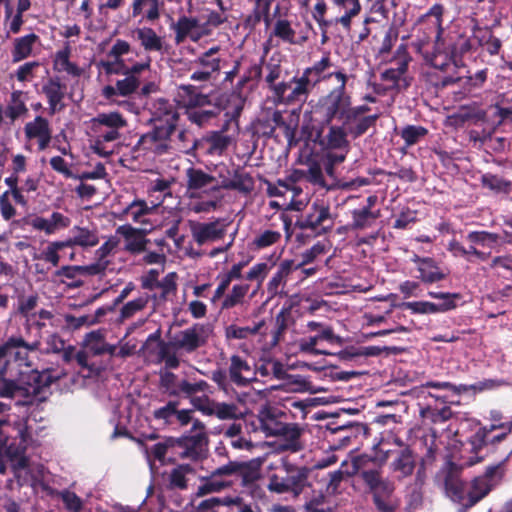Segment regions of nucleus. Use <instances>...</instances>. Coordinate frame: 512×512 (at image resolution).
Wrapping results in <instances>:
<instances>
[{
	"mask_svg": "<svg viewBox=\"0 0 512 512\" xmlns=\"http://www.w3.org/2000/svg\"><path fill=\"white\" fill-rule=\"evenodd\" d=\"M489 432L488 426L485 425L480 427L468 438L467 443L470 446V452L473 454L466 462L468 466H472L483 460V457L479 456V453L484 447L488 446L487 439Z\"/></svg>",
	"mask_w": 512,
	"mask_h": 512,
	"instance_id": "38",
	"label": "nucleus"
},
{
	"mask_svg": "<svg viewBox=\"0 0 512 512\" xmlns=\"http://www.w3.org/2000/svg\"><path fill=\"white\" fill-rule=\"evenodd\" d=\"M308 475L309 470L306 467H290L283 476L273 474L267 487L278 494L292 492L299 495L308 484Z\"/></svg>",
	"mask_w": 512,
	"mask_h": 512,
	"instance_id": "13",
	"label": "nucleus"
},
{
	"mask_svg": "<svg viewBox=\"0 0 512 512\" xmlns=\"http://www.w3.org/2000/svg\"><path fill=\"white\" fill-rule=\"evenodd\" d=\"M295 227L301 232L296 235V241L306 244L311 239L329 233L334 227L330 207L323 202L315 201L308 210L297 218Z\"/></svg>",
	"mask_w": 512,
	"mask_h": 512,
	"instance_id": "5",
	"label": "nucleus"
},
{
	"mask_svg": "<svg viewBox=\"0 0 512 512\" xmlns=\"http://www.w3.org/2000/svg\"><path fill=\"white\" fill-rule=\"evenodd\" d=\"M38 40L39 36L35 33H30L28 35L16 38L12 50L13 62H19L29 57L32 53L34 44Z\"/></svg>",
	"mask_w": 512,
	"mask_h": 512,
	"instance_id": "40",
	"label": "nucleus"
},
{
	"mask_svg": "<svg viewBox=\"0 0 512 512\" xmlns=\"http://www.w3.org/2000/svg\"><path fill=\"white\" fill-rule=\"evenodd\" d=\"M312 92L313 90L309 86V81L305 80L302 75L297 72L289 80L278 82L274 93L271 95V100L276 106L303 104L307 101Z\"/></svg>",
	"mask_w": 512,
	"mask_h": 512,
	"instance_id": "9",
	"label": "nucleus"
},
{
	"mask_svg": "<svg viewBox=\"0 0 512 512\" xmlns=\"http://www.w3.org/2000/svg\"><path fill=\"white\" fill-rule=\"evenodd\" d=\"M54 378L48 370L38 371L32 368H16L0 374V397L14 398L21 396L25 403L44 401Z\"/></svg>",
	"mask_w": 512,
	"mask_h": 512,
	"instance_id": "1",
	"label": "nucleus"
},
{
	"mask_svg": "<svg viewBox=\"0 0 512 512\" xmlns=\"http://www.w3.org/2000/svg\"><path fill=\"white\" fill-rule=\"evenodd\" d=\"M493 489V484H488L485 478L475 477L471 481L468 490L466 485L464 486L463 500L457 503L463 511H467L484 499Z\"/></svg>",
	"mask_w": 512,
	"mask_h": 512,
	"instance_id": "24",
	"label": "nucleus"
},
{
	"mask_svg": "<svg viewBox=\"0 0 512 512\" xmlns=\"http://www.w3.org/2000/svg\"><path fill=\"white\" fill-rule=\"evenodd\" d=\"M160 0H133L132 17L142 16V20L155 22L160 18Z\"/></svg>",
	"mask_w": 512,
	"mask_h": 512,
	"instance_id": "36",
	"label": "nucleus"
},
{
	"mask_svg": "<svg viewBox=\"0 0 512 512\" xmlns=\"http://www.w3.org/2000/svg\"><path fill=\"white\" fill-rule=\"evenodd\" d=\"M209 389V384L205 380H199L195 383H190L187 380H181L177 387L169 391L170 396H180L183 394L186 397H195L198 392H206Z\"/></svg>",
	"mask_w": 512,
	"mask_h": 512,
	"instance_id": "49",
	"label": "nucleus"
},
{
	"mask_svg": "<svg viewBox=\"0 0 512 512\" xmlns=\"http://www.w3.org/2000/svg\"><path fill=\"white\" fill-rule=\"evenodd\" d=\"M379 211H369L368 209L357 208L351 211L352 221L349 223L351 230H364L370 228L378 219Z\"/></svg>",
	"mask_w": 512,
	"mask_h": 512,
	"instance_id": "43",
	"label": "nucleus"
},
{
	"mask_svg": "<svg viewBox=\"0 0 512 512\" xmlns=\"http://www.w3.org/2000/svg\"><path fill=\"white\" fill-rule=\"evenodd\" d=\"M398 37V28L395 25L389 26L385 31L381 45L378 48L377 56L381 58L387 56L391 52L393 46L396 44Z\"/></svg>",
	"mask_w": 512,
	"mask_h": 512,
	"instance_id": "63",
	"label": "nucleus"
},
{
	"mask_svg": "<svg viewBox=\"0 0 512 512\" xmlns=\"http://www.w3.org/2000/svg\"><path fill=\"white\" fill-rule=\"evenodd\" d=\"M219 51V46L209 48L194 60V64L201 66L202 69L207 70L212 74L218 72L220 70L221 63Z\"/></svg>",
	"mask_w": 512,
	"mask_h": 512,
	"instance_id": "47",
	"label": "nucleus"
},
{
	"mask_svg": "<svg viewBox=\"0 0 512 512\" xmlns=\"http://www.w3.org/2000/svg\"><path fill=\"white\" fill-rule=\"evenodd\" d=\"M67 86L59 76L49 77L42 85V93L46 96L49 104V115L53 116L65 108L63 99L66 95Z\"/></svg>",
	"mask_w": 512,
	"mask_h": 512,
	"instance_id": "21",
	"label": "nucleus"
},
{
	"mask_svg": "<svg viewBox=\"0 0 512 512\" xmlns=\"http://www.w3.org/2000/svg\"><path fill=\"white\" fill-rule=\"evenodd\" d=\"M228 102V96L221 94L211 100V106H202L201 108H192L184 111L188 121L198 127H203L215 119L222 110L225 109V104Z\"/></svg>",
	"mask_w": 512,
	"mask_h": 512,
	"instance_id": "19",
	"label": "nucleus"
},
{
	"mask_svg": "<svg viewBox=\"0 0 512 512\" xmlns=\"http://www.w3.org/2000/svg\"><path fill=\"white\" fill-rule=\"evenodd\" d=\"M175 133L173 126L168 128L153 126L150 131L139 138L136 149L143 151L145 154L151 153L156 156L172 154L174 152L172 136Z\"/></svg>",
	"mask_w": 512,
	"mask_h": 512,
	"instance_id": "12",
	"label": "nucleus"
},
{
	"mask_svg": "<svg viewBox=\"0 0 512 512\" xmlns=\"http://www.w3.org/2000/svg\"><path fill=\"white\" fill-rule=\"evenodd\" d=\"M395 485L388 480L371 493L373 504L378 512H395L397 504L393 499Z\"/></svg>",
	"mask_w": 512,
	"mask_h": 512,
	"instance_id": "33",
	"label": "nucleus"
},
{
	"mask_svg": "<svg viewBox=\"0 0 512 512\" xmlns=\"http://www.w3.org/2000/svg\"><path fill=\"white\" fill-rule=\"evenodd\" d=\"M302 435V429L299 427L297 423H287L285 425V429L278 435L283 438L284 444L282 447L285 450L291 452L300 451L303 446L300 442V437Z\"/></svg>",
	"mask_w": 512,
	"mask_h": 512,
	"instance_id": "44",
	"label": "nucleus"
},
{
	"mask_svg": "<svg viewBox=\"0 0 512 512\" xmlns=\"http://www.w3.org/2000/svg\"><path fill=\"white\" fill-rule=\"evenodd\" d=\"M461 467L453 462H449L444 476V486L447 495L453 502L463 500V488L465 483L460 478Z\"/></svg>",
	"mask_w": 512,
	"mask_h": 512,
	"instance_id": "30",
	"label": "nucleus"
},
{
	"mask_svg": "<svg viewBox=\"0 0 512 512\" xmlns=\"http://www.w3.org/2000/svg\"><path fill=\"white\" fill-rule=\"evenodd\" d=\"M184 445V458L191 461H200L206 457L208 436L206 432H197L182 436Z\"/></svg>",
	"mask_w": 512,
	"mask_h": 512,
	"instance_id": "28",
	"label": "nucleus"
},
{
	"mask_svg": "<svg viewBox=\"0 0 512 512\" xmlns=\"http://www.w3.org/2000/svg\"><path fill=\"white\" fill-rule=\"evenodd\" d=\"M192 237L198 245L222 239L226 233V225L220 219L212 222H196L191 225Z\"/></svg>",
	"mask_w": 512,
	"mask_h": 512,
	"instance_id": "23",
	"label": "nucleus"
},
{
	"mask_svg": "<svg viewBox=\"0 0 512 512\" xmlns=\"http://www.w3.org/2000/svg\"><path fill=\"white\" fill-rule=\"evenodd\" d=\"M24 134L27 140L36 139L38 150H45L52 140V129L49 121L42 117L36 116L33 121H29L24 126Z\"/></svg>",
	"mask_w": 512,
	"mask_h": 512,
	"instance_id": "22",
	"label": "nucleus"
},
{
	"mask_svg": "<svg viewBox=\"0 0 512 512\" xmlns=\"http://www.w3.org/2000/svg\"><path fill=\"white\" fill-rule=\"evenodd\" d=\"M421 415L432 423L439 424L450 420L453 417V411L449 406H444L441 409L427 406L421 410Z\"/></svg>",
	"mask_w": 512,
	"mask_h": 512,
	"instance_id": "60",
	"label": "nucleus"
},
{
	"mask_svg": "<svg viewBox=\"0 0 512 512\" xmlns=\"http://www.w3.org/2000/svg\"><path fill=\"white\" fill-rule=\"evenodd\" d=\"M333 66L329 53H325L323 57L316 61L312 66L303 69L302 77L309 81V86L314 90L322 81L334 77V72L326 73Z\"/></svg>",
	"mask_w": 512,
	"mask_h": 512,
	"instance_id": "26",
	"label": "nucleus"
},
{
	"mask_svg": "<svg viewBox=\"0 0 512 512\" xmlns=\"http://www.w3.org/2000/svg\"><path fill=\"white\" fill-rule=\"evenodd\" d=\"M260 477V462L256 460L229 461L216 468L210 476L203 479V482L197 488V495L204 496L220 492L236 483L244 488L252 489Z\"/></svg>",
	"mask_w": 512,
	"mask_h": 512,
	"instance_id": "2",
	"label": "nucleus"
},
{
	"mask_svg": "<svg viewBox=\"0 0 512 512\" xmlns=\"http://www.w3.org/2000/svg\"><path fill=\"white\" fill-rule=\"evenodd\" d=\"M429 131L424 126L406 125L402 128L399 135L405 143V147H412L418 144L428 135Z\"/></svg>",
	"mask_w": 512,
	"mask_h": 512,
	"instance_id": "54",
	"label": "nucleus"
},
{
	"mask_svg": "<svg viewBox=\"0 0 512 512\" xmlns=\"http://www.w3.org/2000/svg\"><path fill=\"white\" fill-rule=\"evenodd\" d=\"M134 33L140 41L145 51L160 52L163 49L162 38L150 27H142L135 29Z\"/></svg>",
	"mask_w": 512,
	"mask_h": 512,
	"instance_id": "42",
	"label": "nucleus"
},
{
	"mask_svg": "<svg viewBox=\"0 0 512 512\" xmlns=\"http://www.w3.org/2000/svg\"><path fill=\"white\" fill-rule=\"evenodd\" d=\"M23 92L15 90L11 93L10 103L4 110L5 116L13 123L22 115L26 114L28 109L25 102L22 100Z\"/></svg>",
	"mask_w": 512,
	"mask_h": 512,
	"instance_id": "50",
	"label": "nucleus"
},
{
	"mask_svg": "<svg viewBox=\"0 0 512 512\" xmlns=\"http://www.w3.org/2000/svg\"><path fill=\"white\" fill-rule=\"evenodd\" d=\"M444 6L441 3L433 4L423 18L434 17L436 27L435 48L443 50L452 58L461 57L472 49L471 39L458 27L445 30L442 27Z\"/></svg>",
	"mask_w": 512,
	"mask_h": 512,
	"instance_id": "4",
	"label": "nucleus"
},
{
	"mask_svg": "<svg viewBox=\"0 0 512 512\" xmlns=\"http://www.w3.org/2000/svg\"><path fill=\"white\" fill-rule=\"evenodd\" d=\"M249 289L250 285L246 283L233 285L231 291L222 300L220 310H230L236 306L242 305Z\"/></svg>",
	"mask_w": 512,
	"mask_h": 512,
	"instance_id": "45",
	"label": "nucleus"
},
{
	"mask_svg": "<svg viewBox=\"0 0 512 512\" xmlns=\"http://www.w3.org/2000/svg\"><path fill=\"white\" fill-rule=\"evenodd\" d=\"M232 135H222L221 131H208L201 138L193 139L191 146L181 145L178 149L192 157L222 156L232 144Z\"/></svg>",
	"mask_w": 512,
	"mask_h": 512,
	"instance_id": "10",
	"label": "nucleus"
},
{
	"mask_svg": "<svg viewBox=\"0 0 512 512\" xmlns=\"http://www.w3.org/2000/svg\"><path fill=\"white\" fill-rule=\"evenodd\" d=\"M205 326L194 324L190 328L178 332L169 342L175 350H182L191 354L207 343V336L203 335Z\"/></svg>",
	"mask_w": 512,
	"mask_h": 512,
	"instance_id": "14",
	"label": "nucleus"
},
{
	"mask_svg": "<svg viewBox=\"0 0 512 512\" xmlns=\"http://www.w3.org/2000/svg\"><path fill=\"white\" fill-rule=\"evenodd\" d=\"M116 232L125 239V251L133 255L146 251L147 244L150 243L143 230L134 228L129 224L119 226Z\"/></svg>",
	"mask_w": 512,
	"mask_h": 512,
	"instance_id": "27",
	"label": "nucleus"
},
{
	"mask_svg": "<svg viewBox=\"0 0 512 512\" xmlns=\"http://www.w3.org/2000/svg\"><path fill=\"white\" fill-rule=\"evenodd\" d=\"M73 349H74L73 346H68L66 348L65 341L57 333H52L51 335L48 336V338L46 340V347L44 349H42V347L40 346L39 351L46 353V354L63 353V358L66 361H68L71 358V352L73 351Z\"/></svg>",
	"mask_w": 512,
	"mask_h": 512,
	"instance_id": "51",
	"label": "nucleus"
},
{
	"mask_svg": "<svg viewBox=\"0 0 512 512\" xmlns=\"http://www.w3.org/2000/svg\"><path fill=\"white\" fill-rule=\"evenodd\" d=\"M150 296L148 294H144L134 300L127 302L122 306L120 310V320L124 321L126 319H130L136 313L142 311L149 303Z\"/></svg>",
	"mask_w": 512,
	"mask_h": 512,
	"instance_id": "58",
	"label": "nucleus"
},
{
	"mask_svg": "<svg viewBox=\"0 0 512 512\" xmlns=\"http://www.w3.org/2000/svg\"><path fill=\"white\" fill-rule=\"evenodd\" d=\"M93 127L122 129L127 125L126 119L119 112L99 113L92 119Z\"/></svg>",
	"mask_w": 512,
	"mask_h": 512,
	"instance_id": "53",
	"label": "nucleus"
},
{
	"mask_svg": "<svg viewBox=\"0 0 512 512\" xmlns=\"http://www.w3.org/2000/svg\"><path fill=\"white\" fill-rule=\"evenodd\" d=\"M71 224V219L60 212H53L49 219L35 216L29 225L35 230L43 231L46 235L54 234L57 230L65 229Z\"/></svg>",
	"mask_w": 512,
	"mask_h": 512,
	"instance_id": "31",
	"label": "nucleus"
},
{
	"mask_svg": "<svg viewBox=\"0 0 512 512\" xmlns=\"http://www.w3.org/2000/svg\"><path fill=\"white\" fill-rule=\"evenodd\" d=\"M281 238L282 234L280 231L267 229L260 232L253 239V245L256 249H265L278 243L281 240Z\"/></svg>",
	"mask_w": 512,
	"mask_h": 512,
	"instance_id": "64",
	"label": "nucleus"
},
{
	"mask_svg": "<svg viewBox=\"0 0 512 512\" xmlns=\"http://www.w3.org/2000/svg\"><path fill=\"white\" fill-rule=\"evenodd\" d=\"M483 188L496 194L508 195L512 192V181L493 173H484L480 178Z\"/></svg>",
	"mask_w": 512,
	"mask_h": 512,
	"instance_id": "39",
	"label": "nucleus"
},
{
	"mask_svg": "<svg viewBox=\"0 0 512 512\" xmlns=\"http://www.w3.org/2000/svg\"><path fill=\"white\" fill-rule=\"evenodd\" d=\"M194 469L190 464H181L175 467L170 475V485L174 488L184 490L187 488L186 474L193 473Z\"/></svg>",
	"mask_w": 512,
	"mask_h": 512,
	"instance_id": "61",
	"label": "nucleus"
},
{
	"mask_svg": "<svg viewBox=\"0 0 512 512\" xmlns=\"http://www.w3.org/2000/svg\"><path fill=\"white\" fill-rule=\"evenodd\" d=\"M72 237L65 240L68 247L80 246L82 248L94 247L99 243V237L96 230H90L87 227L74 226L71 229Z\"/></svg>",
	"mask_w": 512,
	"mask_h": 512,
	"instance_id": "37",
	"label": "nucleus"
},
{
	"mask_svg": "<svg viewBox=\"0 0 512 512\" xmlns=\"http://www.w3.org/2000/svg\"><path fill=\"white\" fill-rule=\"evenodd\" d=\"M150 122L153 126H162L168 128L173 126V131H177L180 114L176 106L165 98L156 99L150 109Z\"/></svg>",
	"mask_w": 512,
	"mask_h": 512,
	"instance_id": "15",
	"label": "nucleus"
},
{
	"mask_svg": "<svg viewBox=\"0 0 512 512\" xmlns=\"http://www.w3.org/2000/svg\"><path fill=\"white\" fill-rule=\"evenodd\" d=\"M40 338L27 342L22 336H10L0 344V374L16 368H29L31 363L29 352L40 350Z\"/></svg>",
	"mask_w": 512,
	"mask_h": 512,
	"instance_id": "7",
	"label": "nucleus"
},
{
	"mask_svg": "<svg viewBox=\"0 0 512 512\" xmlns=\"http://www.w3.org/2000/svg\"><path fill=\"white\" fill-rule=\"evenodd\" d=\"M334 78L338 85L319 97L314 107L324 124L337 122L352 107V95L347 90L349 76L344 69H340L335 72Z\"/></svg>",
	"mask_w": 512,
	"mask_h": 512,
	"instance_id": "3",
	"label": "nucleus"
},
{
	"mask_svg": "<svg viewBox=\"0 0 512 512\" xmlns=\"http://www.w3.org/2000/svg\"><path fill=\"white\" fill-rule=\"evenodd\" d=\"M391 455L393 459L389 464V469L398 480L413 475L417 466V455L409 446L395 450L391 452Z\"/></svg>",
	"mask_w": 512,
	"mask_h": 512,
	"instance_id": "18",
	"label": "nucleus"
},
{
	"mask_svg": "<svg viewBox=\"0 0 512 512\" xmlns=\"http://www.w3.org/2000/svg\"><path fill=\"white\" fill-rule=\"evenodd\" d=\"M71 224V219L60 212H53L49 219L35 216L29 225L35 230L43 231L46 235L54 234L57 230L65 229Z\"/></svg>",
	"mask_w": 512,
	"mask_h": 512,
	"instance_id": "32",
	"label": "nucleus"
},
{
	"mask_svg": "<svg viewBox=\"0 0 512 512\" xmlns=\"http://www.w3.org/2000/svg\"><path fill=\"white\" fill-rule=\"evenodd\" d=\"M411 60L412 57L408 52L407 44L401 43L391 58V62L395 64V67H391L383 71L380 74V79L384 82L390 83L392 87L399 86L400 80L408 71V66Z\"/></svg>",
	"mask_w": 512,
	"mask_h": 512,
	"instance_id": "17",
	"label": "nucleus"
},
{
	"mask_svg": "<svg viewBox=\"0 0 512 512\" xmlns=\"http://www.w3.org/2000/svg\"><path fill=\"white\" fill-rule=\"evenodd\" d=\"M199 26L197 18L187 17L185 15L180 16L177 22L172 26L175 32L176 44L183 43L191 32Z\"/></svg>",
	"mask_w": 512,
	"mask_h": 512,
	"instance_id": "48",
	"label": "nucleus"
},
{
	"mask_svg": "<svg viewBox=\"0 0 512 512\" xmlns=\"http://www.w3.org/2000/svg\"><path fill=\"white\" fill-rule=\"evenodd\" d=\"M228 174L232 176V179L223 178L221 181V188L226 190H237L239 192L249 194L254 189V179L250 173L237 166L232 172L229 170Z\"/></svg>",
	"mask_w": 512,
	"mask_h": 512,
	"instance_id": "29",
	"label": "nucleus"
},
{
	"mask_svg": "<svg viewBox=\"0 0 512 512\" xmlns=\"http://www.w3.org/2000/svg\"><path fill=\"white\" fill-rule=\"evenodd\" d=\"M431 298L440 299V303H436L437 313H444L457 307L456 301L461 299L460 293L434 292L429 291Z\"/></svg>",
	"mask_w": 512,
	"mask_h": 512,
	"instance_id": "55",
	"label": "nucleus"
},
{
	"mask_svg": "<svg viewBox=\"0 0 512 512\" xmlns=\"http://www.w3.org/2000/svg\"><path fill=\"white\" fill-rule=\"evenodd\" d=\"M379 117V113L360 116L356 114L351 107L337 122H339L350 137L355 140L367 133L371 127L375 126Z\"/></svg>",
	"mask_w": 512,
	"mask_h": 512,
	"instance_id": "16",
	"label": "nucleus"
},
{
	"mask_svg": "<svg viewBox=\"0 0 512 512\" xmlns=\"http://www.w3.org/2000/svg\"><path fill=\"white\" fill-rule=\"evenodd\" d=\"M119 130L120 129L118 128H104L102 126L93 127V131L95 132V139L94 144L92 145V149L94 153L101 157L111 156L113 151L106 150L104 144L118 140L121 136Z\"/></svg>",
	"mask_w": 512,
	"mask_h": 512,
	"instance_id": "35",
	"label": "nucleus"
},
{
	"mask_svg": "<svg viewBox=\"0 0 512 512\" xmlns=\"http://www.w3.org/2000/svg\"><path fill=\"white\" fill-rule=\"evenodd\" d=\"M15 435L8 444V437L4 434V440L0 443V473L6 471L5 461L11 463L14 469H24L28 466L26 450L32 441V435L26 419H20L14 423Z\"/></svg>",
	"mask_w": 512,
	"mask_h": 512,
	"instance_id": "6",
	"label": "nucleus"
},
{
	"mask_svg": "<svg viewBox=\"0 0 512 512\" xmlns=\"http://www.w3.org/2000/svg\"><path fill=\"white\" fill-rule=\"evenodd\" d=\"M419 272L418 278L425 284H433L442 281L447 274L444 273L433 258L423 261L421 267H417Z\"/></svg>",
	"mask_w": 512,
	"mask_h": 512,
	"instance_id": "41",
	"label": "nucleus"
},
{
	"mask_svg": "<svg viewBox=\"0 0 512 512\" xmlns=\"http://www.w3.org/2000/svg\"><path fill=\"white\" fill-rule=\"evenodd\" d=\"M350 135L340 125L332 122L324 124L323 121L319 126H313L311 138L315 144H318L324 150H337L348 153L350 150Z\"/></svg>",
	"mask_w": 512,
	"mask_h": 512,
	"instance_id": "11",
	"label": "nucleus"
},
{
	"mask_svg": "<svg viewBox=\"0 0 512 512\" xmlns=\"http://www.w3.org/2000/svg\"><path fill=\"white\" fill-rule=\"evenodd\" d=\"M257 421L266 436H278L287 424L280 420L276 409L271 407L261 409Z\"/></svg>",
	"mask_w": 512,
	"mask_h": 512,
	"instance_id": "34",
	"label": "nucleus"
},
{
	"mask_svg": "<svg viewBox=\"0 0 512 512\" xmlns=\"http://www.w3.org/2000/svg\"><path fill=\"white\" fill-rule=\"evenodd\" d=\"M389 452L381 456L361 454L352 459V470L348 475H359L367 492L372 493L389 479L382 475V466L388 460Z\"/></svg>",
	"mask_w": 512,
	"mask_h": 512,
	"instance_id": "8",
	"label": "nucleus"
},
{
	"mask_svg": "<svg viewBox=\"0 0 512 512\" xmlns=\"http://www.w3.org/2000/svg\"><path fill=\"white\" fill-rule=\"evenodd\" d=\"M242 415L239 407L235 403L215 402L212 416H216L220 420L236 419Z\"/></svg>",
	"mask_w": 512,
	"mask_h": 512,
	"instance_id": "62",
	"label": "nucleus"
},
{
	"mask_svg": "<svg viewBox=\"0 0 512 512\" xmlns=\"http://www.w3.org/2000/svg\"><path fill=\"white\" fill-rule=\"evenodd\" d=\"M307 165L308 169L306 171H300L305 179L313 185L326 187L322 165L314 159H309Z\"/></svg>",
	"mask_w": 512,
	"mask_h": 512,
	"instance_id": "59",
	"label": "nucleus"
},
{
	"mask_svg": "<svg viewBox=\"0 0 512 512\" xmlns=\"http://www.w3.org/2000/svg\"><path fill=\"white\" fill-rule=\"evenodd\" d=\"M295 269V263L293 260H283L276 271L268 282L267 289L270 293L277 294L279 287L285 283L286 278Z\"/></svg>",
	"mask_w": 512,
	"mask_h": 512,
	"instance_id": "46",
	"label": "nucleus"
},
{
	"mask_svg": "<svg viewBox=\"0 0 512 512\" xmlns=\"http://www.w3.org/2000/svg\"><path fill=\"white\" fill-rule=\"evenodd\" d=\"M186 187L189 191H219L221 184L217 179L200 168L190 167L186 170Z\"/></svg>",
	"mask_w": 512,
	"mask_h": 512,
	"instance_id": "25",
	"label": "nucleus"
},
{
	"mask_svg": "<svg viewBox=\"0 0 512 512\" xmlns=\"http://www.w3.org/2000/svg\"><path fill=\"white\" fill-rule=\"evenodd\" d=\"M210 95L201 93L198 88L191 84H181L177 87L175 100L179 107L185 111L202 106H211Z\"/></svg>",
	"mask_w": 512,
	"mask_h": 512,
	"instance_id": "20",
	"label": "nucleus"
},
{
	"mask_svg": "<svg viewBox=\"0 0 512 512\" xmlns=\"http://www.w3.org/2000/svg\"><path fill=\"white\" fill-rule=\"evenodd\" d=\"M154 208L155 206H148L145 200L135 199L123 210V214L130 215L134 222L141 223L142 217L151 214Z\"/></svg>",
	"mask_w": 512,
	"mask_h": 512,
	"instance_id": "57",
	"label": "nucleus"
},
{
	"mask_svg": "<svg viewBox=\"0 0 512 512\" xmlns=\"http://www.w3.org/2000/svg\"><path fill=\"white\" fill-rule=\"evenodd\" d=\"M231 364L229 367L230 380L238 386L248 384V380L242 376L243 371H250L248 362L242 359L239 355H232L230 358Z\"/></svg>",
	"mask_w": 512,
	"mask_h": 512,
	"instance_id": "52",
	"label": "nucleus"
},
{
	"mask_svg": "<svg viewBox=\"0 0 512 512\" xmlns=\"http://www.w3.org/2000/svg\"><path fill=\"white\" fill-rule=\"evenodd\" d=\"M271 36H275L285 43L296 44V32L292 28L291 23L287 19H278L275 22Z\"/></svg>",
	"mask_w": 512,
	"mask_h": 512,
	"instance_id": "56",
	"label": "nucleus"
}]
</instances>
